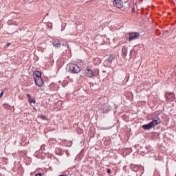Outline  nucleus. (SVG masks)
<instances>
[{
  "label": "nucleus",
  "instance_id": "nucleus-8",
  "mask_svg": "<svg viewBox=\"0 0 176 176\" xmlns=\"http://www.w3.org/2000/svg\"><path fill=\"white\" fill-rule=\"evenodd\" d=\"M28 98H29V102H30V104H36V101L34 99H32V98H31V96H30V94H28Z\"/></svg>",
  "mask_w": 176,
  "mask_h": 176
},
{
  "label": "nucleus",
  "instance_id": "nucleus-2",
  "mask_svg": "<svg viewBox=\"0 0 176 176\" xmlns=\"http://www.w3.org/2000/svg\"><path fill=\"white\" fill-rule=\"evenodd\" d=\"M67 70L72 74H78L80 72V67L74 63H69L67 66Z\"/></svg>",
  "mask_w": 176,
  "mask_h": 176
},
{
  "label": "nucleus",
  "instance_id": "nucleus-6",
  "mask_svg": "<svg viewBox=\"0 0 176 176\" xmlns=\"http://www.w3.org/2000/svg\"><path fill=\"white\" fill-rule=\"evenodd\" d=\"M138 38V34L137 33H131L129 35V41H133L134 39Z\"/></svg>",
  "mask_w": 176,
  "mask_h": 176
},
{
  "label": "nucleus",
  "instance_id": "nucleus-10",
  "mask_svg": "<svg viewBox=\"0 0 176 176\" xmlns=\"http://www.w3.org/2000/svg\"><path fill=\"white\" fill-rule=\"evenodd\" d=\"M39 118L40 119H43V120H48L47 118L45 116H40Z\"/></svg>",
  "mask_w": 176,
  "mask_h": 176
},
{
  "label": "nucleus",
  "instance_id": "nucleus-7",
  "mask_svg": "<svg viewBox=\"0 0 176 176\" xmlns=\"http://www.w3.org/2000/svg\"><path fill=\"white\" fill-rule=\"evenodd\" d=\"M52 45L54 46V47H60V46H61V43L59 41V40H55L52 42Z\"/></svg>",
  "mask_w": 176,
  "mask_h": 176
},
{
  "label": "nucleus",
  "instance_id": "nucleus-13",
  "mask_svg": "<svg viewBox=\"0 0 176 176\" xmlns=\"http://www.w3.org/2000/svg\"><path fill=\"white\" fill-rule=\"evenodd\" d=\"M3 96V92H2L0 95V97H2Z\"/></svg>",
  "mask_w": 176,
  "mask_h": 176
},
{
  "label": "nucleus",
  "instance_id": "nucleus-1",
  "mask_svg": "<svg viewBox=\"0 0 176 176\" xmlns=\"http://www.w3.org/2000/svg\"><path fill=\"white\" fill-rule=\"evenodd\" d=\"M33 78L35 82V85L38 87L43 86V80H42V73L38 70H36L33 73Z\"/></svg>",
  "mask_w": 176,
  "mask_h": 176
},
{
  "label": "nucleus",
  "instance_id": "nucleus-3",
  "mask_svg": "<svg viewBox=\"0 0 176 176\" xmlns=\"http://www.w3.org/2000/svg\"><path fill=\"white\" fill-rule=\"evenodd\" d=\"M160 124V122H159V120H153L150 123L142 125V127L144 130H149V129H152V127H155V126H157V124Z\"/></svg>",
  "mask_w": 176,
  "mask_h": 176
},
{
  "label": "nucleus",
  "instance_id": "nucleus-12",
  "mask_svg": "<svg viewBox=\"0 0 176 176\" xmlns=\"http://www.w3.org/2000/svg\"><path fill=\"white\" fill-rule=\"evenodd\" d=\"M107 173H111V169H108Z\"/></svg>",
  "mask_w": 176,
  "mask_h": 176
},
{
  "label": "nucleus",
  "instance_id": "nucleus-14",
  "mask_svg": "<svg viewBox=\"0 0 176 176\" xmlns=\"http://www.w3.org/2000/svg\"><path fill=\"white\" fill-rule=\"evenodd\" d=\"M134 10H135V7L133 8L132 12H134Z\"/></svg>",
  "mask_w": 176,
  "mask_h": 176
},
{
  "label": "nucleus",
  "instance_id": "nucleus-11",
  "mask_svg": "<svg viewBox=\"0 0 176 176\" xmlns=\"http://www.w3.org/2000/svg\"><path fill=\"white\" fill-rule=\"evenodd\" d=\"M36 176H42V174H41V173H37V174L36 175Z\"/></svg>",
  "mask_w": 176,
  "mask_h": 176
},
{
  "label": "nucleus",
  "instance_id": "nucleus-16",
  "mask_svg": "<svg viewBox=\"0 0 176 176\" xmlns=\"http://www.w3.org/2000/svg\"><path fill=\"white\" fill-rule=\"evenodd\" d=\"M67 47H69V45H67Z\"/></svg>",
  "mask_w": 176,
  "mask_h": 176
},
{
  "label": "nucleus",
  "instance_id": "nucleus-15",
  "mask_svg": "<svg viewBox=\"0 0 176 176\" xmlns=\"http://www.w3.org/2000/svg\"><path fill=\"white\" fill-rule=\"evenodd\" d=\"M134 6H137V3H135Z\"/></svg>",
  "mask_w": 176,
  "mask_h": 176
},
{
  "label": "nucleus",
  "instance_id": "nucleus-9",
  "mask_svg": "<svg viewBox=\"0 0 176 176\" xmlns=\"http://www.w3.org/2000/svg\"><path fill=\"white\" fill-rule=\"evenodd\" d=\"M122 53H123V54H124V56H126L127 55V48H123Z\"/></svg>",
  "mask_w": 176,
  "mask_h": 176
},
{
  "label": "nucleus",
  "instance_id": "nucleus-4",
  "mask_svg": "<svg viewBox=\"0 0 176 176\" xmlns=\"http://www.w3.org/2000/svg\"><path fill=\"white\" fill-rule=\"evenodd\" d=\"M113 3L115 8H118V9H123L124 8V3L122 0H113Z\"/></svg>",
  "mask_w": 176,
  "mask_h": 176
},
{
  "label": "nucleus",
  "instance_id": "nucleus-5",
  "mask_svg": "<svg viewBox=\"0 0 176 176\" xmlns=\"http://www.w3.org/2000/svg\"><path fill=\"white\" fill-rule=\"evenodd\" d=\"M85 74L88 78H94V73L93 70L87 69L85 70Z\"/></svg>",
  "mask_w": 176,
  "mask_h": 176
}]
</instances>
